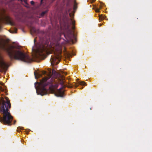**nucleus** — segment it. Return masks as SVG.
<instances>
[{
    "label": "nucleus",
    "instance_id": "1",
    "mask_svg": "<svg viewBox=\"0 0 152 152\" xmlns=\"http://www.w3.org/2000/svg\"><path fill=\"white\" fill-rule=\"evenodd\" d=\"M0 49L6 51L10 60H19L24 62L29 63L33 61V59L26 54L22 52L19 49L15 48L13 45L7 47L5 44L0 41ZM0 67L2 69L6 70L8 67V64L2 60L0 55Z\"/></svg>",
    "mask_w": 152,
    "mask_h": 152
},
{
    "label": "nucleus",
    "instance_id": "2",
    "mask_svg": "<svg viewBox=\"0 0 152 152\" xmlns=\"http://www.w3.org/2000/svg\"><path fill=\"white\" fill-rule=\"evenodd\" d=\"M11 104L9 98L6 96H1L0 99V113L3 116H0V121L6 125H11L13 117L10 113L9 109Z\"/></svg>",
    "mask_w": 152,
    "mask_h": 152
},
{
    "label": "nucleus",
    "instance_id": "3",
    "mask_svg": "<svg viewBox=\"0 0 152 152\" xmlns=\"http://www.w3.org/2000/svg\"><path fill=\"white\" fill-rule=\"evenodd\" d=\"M49 77H45L40 80V82L35 83V87L37 94L43 96L48 94V90L45 87L48 85L52 86L53 80L52 79L49 80Z\"/></svg>",
    "mask_w": 152,
    "mask_h": 152
},
{
    "label": "nucleus",
    "instance_id": "4",
    "mask_svg": "<svg viewBox=\"0 0 152 152\" xmlns=\"http://www.w3.org/2000/svg\"><path fill=\"white\" fill-rule=\"evenodd\" d=\"M63 20L64 25L66 26L65 27L66 29V31L65 33H63V34L67 42L72 41H73V38L74 37V34L73 32L69 28L70 25H72V29L73 30L75 29V21L72 19L66 17L63 19Z\"/></svg>",
    "mask_w": 152,
    "mask_h": 152
},
{
    "label": "nucleus",
    "instance_id": "5",
    "mask_svg": "<svg viewBox=\"0 0 152 152\" xmlns=\"http://www.w3.org/2000/svg\"><path fill=\"white\" fill-rule=\"evenodd\" d=\"M65 78L63 76H61V79L60 80L59 83L61 85V87L59 89L57 90L56 93V95L58 97H63L64 94V91L63 89L66 87L68 88H72L74 86L75 87H77L79 85H86V83L83 81L79 82L78 83H74V84H71L70 85H64L65 83Z\"/></svg>",
    "mask_w": 152,
    "mask_h": 152
},
{
    "label": "nucleus",
    "instance_id": "6",
    "mask_svg": "<svg viewBox=\"0 0 152 152\" xmlns=\"http://www.w3.org/2000/svg\"><path fill=\"white\" fill-rule=\"evenodd\" d=\"M43 46L42 48L41 47H36L35 49H34L33 48L32 50L35 52V54L34 57L35 58H41V57L44 55V54L43 53V51L45 50V48Z\"/></svg>",
    "mask_w": 152,
    "mask_h": 152
},
{
    "label": "nucleus",
    "instance_id": "7",
    "mask_svg": "<svg viewBox=\"0 0 152 152\" xmlns=\"http://www.w3.org/2000/svg\"><path fill=\"white\" fill-rule=\"evenodd\" d=\"M60 58L59 55L52 56L50 59L51 64L52 66L54 65V64H57L60 61Z\"/></svg>",
    "mask_w": 152,
    "mask_h": 152
},
{
    "label": "nucleus",
    "instance_id": "8",
    "mask_svg": "<svg viewBox=\"0 0 152 152\" xmlns=\"http://www.w3.org/2000/svg\"><path fill=\"white\" fill-rule=\"evenodd\" d=\"M4 20H6L7 21H9L10 20V18L8 16H5V18L1 17L0 19V23H3L4 22Z\"/></svg>",
    "mask_w": 152,
    "mask_h": 152
},
{
    "label": "nucleus",
    "instance_id": "9",
    "mask_svg": "<svg viewBox=\"0 0 152 152\" xmlns=\"http://www.w3.org/2000/svg\"><path fill=\"white\" fill-rule=\"evenodd\" d=\"M48 10H46L45 11H43L41 13V15L42 16H44L48 12Z\"/></svg>",
    "mask_w": 152,
    "mask_h": 152
},
{
    "label": "nucleus",
    "instance_id": "10",
    "mask_svg": "<svg viewBox=\"0 0 152 152\" xmlns=\"http://www.w3.org/2000/svg\"><path fill=\"white\" fill-rule=\"evenodd\" d=\"M77 8V4L76 2L75 1L74 2V10H75Z\"/></svg>",
    "mask_w": 152,
    "mask_h": 152
},
{
    "label": "nucleus",
    "instance_id": "11",
    "mask_svg": "<svg viewBox=\"0 0 152 152\" xmlns=\"http://www.w3.org/2000/svg\"><path fill=\"white\" fill-rule=\"evenodd\" d=\"M0 90L2 91H5V93L6 94L7 93V91L6 90H4V89H3L2 87H0Z\"/></svg>",
    "mask_w": 152,
    "mask_h": 152
},
{
    "label": "nucleus",
    "instance_id": "12",
    "mask_svg": "<svg viewBox=\"0 0 152 152\" xmlns=\"http://www.w3.org/2000/svg\"><path fill=\"white\" fill-rule=\"evenodd\" d=\"M17 29L16 28H15L14 30L13 31H11L10 32L11 33H16L17 31Z\"/></svg>",
    "mask_w": 152,
    "mask_h": 152
},
{
    "label": "nucleus",
    "instance_id": "13",
    "mask_svg": "<svg viewBox=\"0 0 152 152\" xmlns=\"http://www.w3.org/2000/svg\"><path fill=\"white\" fill-rule=\"evenodd\" d=\"M100 8H101V7ZM100 8H100L99 9L98 8H96V10H95V11L96 12H97V13L99 12L100 11Z\"/></svg>",
    "mask_w": 152,
    "mask_h": 152
},
{
    "label": "nucleus",
    "instance_id": "14",
    "mask_svg": "<svg viewBox=\"0 0 152 152\" xmlns=\"http://www.w3.org/2000/svg\"><path fill=\"white\" fill-rule=\"evenodd\" d=\"M31 5H33L34 4V1H31Z\"/></svg>",
    "mask_w": 152,
    "mask_h": 152
},
{
    "label": "nucleus",
    "instance_id": "15",
    "mask_svg": "<svg viewBox=\"0 0 152 152\" xmlns=\"http://www.w3.org/2000/svg\"><path fill=\"white\" fill-rule=\"evenodd\" d=\"M99 19L100 20H102L103 19V18L102 16H99Z\"/></svg>",
    "mask_w": 152,
    "mask_h": 152
},
{
    "label": "nucleus",
    "instance_id": "16",
    "mask_svg": "<svg viewBox=\"0 0 152 152\" xmlns=\"http://www.w3.org/2000/svg\"><path fill=\"white\" fill-rule=\"evenodd\" d=\"M69 16L70 17L72 18V16L73 15H72L71 13H70L69 14Z\"/></svg>",
    "mask_w": 152,
    "mask_h": 152
},
{
    "label": "nucleus",
    "instance_id": "17",
    "mask_svg": "<svg viewBox=\"0 0 152 152\" xmlns=\"http://www.w3.org/2000/svg\"><path fill=\"white\" fill-rule=\"evenodd\" d=\"M34 75H35V77L37 78V76H36V72H34Z\"/></svg>",
    "mask_w": 152,
    "mask_h": 152
},
{
    "label": "nucleus",
    "instance_id": "18",
    "mask_svg": "<svg viewBox=\"0 0 152 152\" xmlns=\"http://www.w3.org/2000/svg\"><path fill=\"white\" fill-rule=\"evenodd\" d=\"M67 55L69 56H71V54L70 53H69V52H67Z\"/></svg>",
    "mask_w": 152,
    "mask_h": 152
},
{
    "label": "nucleus",
    "instance_id": "19",
    "mask_svg": "<svg viewBox=\"0 0 152 152\" xmlns=\"http://www.w3.org/2000/svg\"><path fill=\"white\" fill-rule=\"evenodd\" d=\"M36 39L35 38L34 39V44H35V42H36Z\"/></svg>",
    "mask_w": 152,
    "mask_h": 152
},
{
    "label": "nucleus",
    "instance_id": "20",
    "mask_svg": "<svg viewBox=\"0 0 152 152\" xmlns=\"http://www.w3.org/2000/svg\"><path fill=\"white\" fill-rule=\"evenodd\" d=\"M64 73L65 75H67V73L66 72H64Z\"/></svg>",
    "mask_w": 152,
    "mask_h": 152
},
{
    "label": "nucleus",
    "instance_id": "21",
    "mask_svg": "<svg viewBox=\"0 0 152 152\" xmlns=\"http://www.w3.org/2000/svg\"><path fill=\"white\" fill-rule=\"evenodd\" d=\"M24 2L26 3V0H24Z\"/></svg>",
    "mask_w": 152,
    "mask_h": 152
},
{
    "label": "nucleus",
    "instance_id": "22",
    "mask_svg": "<svg viewBox=\"0 0 152 152\" xmlns=\"http://www.w3.org/2000/svg\"><path fill=\"white\" fill-rule=\"evenodd\" d=\"M16 121H14V124H15V123H16Z\"/></svg>",
    "mask_w": 152,
    "mask_h": 152
},
{
    "label": "nucleus",
    "instance_id": "23",
    "mask_svg": "<svg viewBox=\"0 0 152 152\" xmlns=\"http://www.w3.org/2000/svg\"><path fill=\"white\" fill-rule=\"evenodd\" d=\"M96 0H93V2H94Z\"/></svg>",
    "mask_w": 152,
    "mask_h": 152
},
{
    "label": "nucleus",
    "instance_id": "24",
    "mask_svg": "<svg viewBox=\"0 0 152 152\" xmlns=\"http://www.w3.org/2000/svg\"><path fill=\"white\" fill-rule=\"evenodd\" d=\"M46 43L47 44V45H48V44H47V42H46Z\"/></svg>",
    "mask_w": 152,
    "mask_h": 152
},
{
    "label": "nucleus",
    "instance_id": "25",
    "mask_svg": "<svg viewBox=\"0 0 152 152\" xmlns=\"http://www.w3.org/2000/svg\"><path fill=\"white\" fill-rule=\"evenodd\" d=\"M55 0H53V1H55Z\"/></svg>",
    "mask_w": 152,
    "mask_h": 152
},
{
    "label": "nucleus",
    "instance_id": "26",
    "mask_svg": "<svg viewBox=\"0 0 152 152\" xmlns=\"http://www.w3.org/2000/svg\"><path fill=\"white\" fill-rule=\"evenodd\" d=\"M3 12H5V11H4V10H3Z\"/></svg>",
    "mask_w": 152,
    "mask_h": 152
},
{
    "label": "nucleus",
    "instance_id": "27",
    "mask_svg": "<svg viewBox=\"0 0 152 152\" xmlns=\"http://www.w3.org/2000/svg\"><path fill=\"white\" fill-rule=\"evenodd\" d=\"M43 0H41V2H42V1Z\"/></svg>",
    "mask_w": 152,
    "mask_h": 152
},
{
    "label": "nucleus",
    "instance_id": "28",
    "mask_svg": "<svg viewBox=\"0 0 152 152\" xmlns=\"http://www.w3.org/2000/svg\"><path fill=\"white\" fill-rule=\"evenodd\" d=\"M6 95H7V94H6Z\"/></svg>",
    "mask_w": 152,
    "mask_h": 152
}]
</instances>
